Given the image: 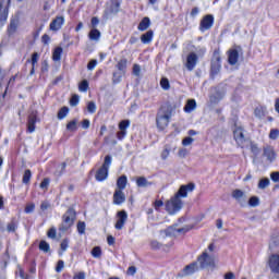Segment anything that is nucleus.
<instances>
[{
  "mask_svg": "<svg viewBox=\"0 0 279 279\" xmlns=\"http://www.w3.org/2000/svg\"><path fill=\"white\" fill-rule=\"evenodd\" d=\"M279 136V130L278 129H271L269 133L270 141H276Z\"/></svg>",
  "mask_w": 279,
  "mask_h": 279,
  "instance_id": "obj_38",
  "label": "nucleus"
},
{
  "mask_svg": "<svg viewBox=\"0 0 279 279\" xmlns=\"http://www.w3.org/2000/svg\"><path fill=\"white\" fill-rule=\"evenodd\" d=\"M92 256H94V258H101V247L96 246L92 250Z\"/></svg>",
  "mask_w": 279,
  "mask_h": 279,
  "instance_id": "obj_36",
  "label": "nucleus"
},
{
  "mask_svg": "<svg viewBox=\"0 0 279 279\" xmlns=\"http://www.w3.org/2000/svg\"><path fill=\"white\" fill-rule=\"evenodd\" d=\"M171 117H173V106L165 105L157 112L156 117V126L158 130L162 131L169 126L171 121Z\"/></svg>",
  "mask_w": 279,
  "mask_h": 279,
  "instance_id": "obj_2",
  "label": "nucleus"
},
{
  "mask_svg": "<svg viewBox=\"0 0 279 279\" xmlns=\"http://www.w3.org/2000/svg\"><path fill=\"white\" fill-rule=\"evenodd\" d=\"M182 232H189V228L177 229L175 227H169L165 231H161V233L166 234V236H178V234Z\"/></svg>",
  "mask_w": 279,
  "mask_h": 279,
  "instance_id": "obj_12",
  "label": "nucleus"
},
{
  "mask_svg": "<svg viewBox=\"0 0 279 279\" xmlns=\"http://www.w3.org/2000/svg\"><path fill=\"white\" fill-rule=\"evenodd\" d=\"M251 150L255 156H258L260 154V149L258 148V145L252 144L251 145Z\"/></svg>",
  "mask_w": 279,
  "mask_h": 279,
  "instance_id": "obj_52",
  "label": "nucleus"
},
{
  "mask_svg": "<svg viewBox=\"0 0 279 279\" xmlns=\"http://www.w3.org/2000/svg\"><path fill=\"white\" fill-rule=\"evenodd\" d=\"M87 110L90 112V114H95V112H97V105H95L93 101L88 102Z\"/></svg>",
  "mask_w": 279,
  "mask_h": 279,
  "instance_id": "obj_40",
  "label": "nucleus"
},
{
  "mask_svg": "<svg viewBox=\"0 0 279 279\" xmlns=\"http://www.w3.org/2000/svg\"><path fill=\"white\" fill-rule=\"evenodd\" d=\"M64 269V260H59L56 267V271L60 274Z\"/></svg>",
  "mask_w": 279,
  "mask_h": 279,
  "instance_id": "obj_53",
  "label": "nucleus"
},
{
  "mask_svg": "<svg viewBox=\"0 0 279 279\" xmlns=\"http://www.w3.org/2000/svg\"><path fill=\"white\" fill-rule=\"evenodd\" d=\"M117 69L119 72L125 74V69H128V60L122 59L118 62Z\"/></svg>",
  "mask_w": 279,
  "mask_h": 279,
  "instance_id": "obj_29",
  "label": "nucleus"
},
{
  "mask_svg": "<svg viewBox=\"0 0 279 279\" xmlns=\"http://www.w3.org/2000/svg\"><path fill=\"white\" fill-rule=\"evenodd\" d=\"M133 74L136 75V77L141 76V65L138 64L133 65Z\"/></svg>",
  "mask_w": 279,
  "mask_h": 279,
  "instance_id": "obj_51",
  "label": "nucleus"
},
{
  "mask_svg": "<svg viewBox=\"0 0 279 279\" xmlns=\"http://www.w3.org/2000/svg\"><path fill=\"white\" fill-rule=\"evenodd\" d=\"M49 208H51V204H49V202L45 201L41 203L40 210H49Z\"/></svg>",
  "mask_w": 279,
  "mask_h": 279,
  "instance_id": "obj_57",
  "label": "nucleus"
},
{
  "mask_svg": "<svg viewBox=\"0 0 279 279\" xmlns=\"http://www.w3.org/2000/svg\"><path fill=\"white\" fill-rule=\"evenodd\" d=\"M269 267L274 274H279V255L274 254L270 256Z\"/></svg>",
  "mask_w": 279,
  "mask_h": 279,
  "instance_id": "obj_16",
  "label": "nucleus"
},
{
  "mask_svg": "<svg viewBox=\"0 0 279 279\" xmlns=\"http://www.w3.org/2000/svg\"><path fill=\"white\" fill-rule=\"evenodd\" d=\"M124 75L125 74L121 72H113V77H112L113 84H119Z\"/></svg>",
  "mask_w": 279,
  "mask_h": 279,
  "instance_id": "obj_30",
  "label": "nucleus"
},
{
  "mask_svg": "<svg viewBox=\"0 0 279 279\" xmlns=\"http://www.w3.org/2000/svg\"><path fill=\"white\" fill-rule=\"evenodd\" d=\"M128 128H130V120H123L119 123L120 131L126 132Z\"/></svg>",
  "mask_w": 279,
  "mask_h": 279,
  "instance_id": "obj_33",
  "label": "nucleus"
},
{
  "mask_svg": "<svg viewBox=\"0 0 279 279\" xmlns=\"http://www.w3.org/2000/svg\"><path fill=\"white\" fill-rule=\"evenodd\" d=\"M62 58V47H57L54 50H53V53H52V60L54 62H60Z\"/></svg>",
  "mask_w": 279,
  "mask_h": 279,
  "instance_id": "obj_28",
  "label": "nucleus"
},
{
  "mask_svg": "<svg viewBox=\"0 0 279 279\" xmlns=\"http://www.w3.org/2000/svg\"><path fill=\"white\" fill-rule=\"evenodd\" d=\"M192 191H195L194 183L181 185L178 193L166 204V210L169 213V215H175V213L182 209V199H180V197H186V195L192 193Z\"/></svg>",
  "mask_w": 279,
  "mask_h": 279,
  "instance_id": "obj_1",
  "label": "nucleus"
},
{
  "mask_svg": "<svg viewBox=\"0 0 279 279\" xmlns=\"http://www.w3.org/2000/svg\"><path fill=\"white\" fill-rule=\"evenodd\" d=\"M233 136H234L235 142L238 143V145L243 147V145L245 143V134H243V129H241V128L235 129L233 131Z\"/></svg>",
  "mask_w": 279,
  "mask_h": 279,
  "instance_id": "obj_15",
  "label": "nucleus"
},
{
  "mask_svg": "<svg viewBox=\"0 0 279 279\" xmlns=\"http://www.w3.org/2000/svg\"><path fill=\"white\" fill-rule=\"evenodd\" d=\"M73 279H86V272L81 271L74 275Z\"/></svg>",
  "mask_w": 279,
  "mask_h": 279,
  "instance_id": "obj_60",
  "label": "nucleus"
},
{
  "mask_svg": "<svg viewBox=\"0 0 279 279\" xmlns=\"http://www.w3.org/2000/svg\"><path fill=\"white\" fill-rule=\"evenodd\" d=\"M128 186V177L125 174L121 175L117 180V187L116 190L124 191V189Z\"/></svg>",
  "mask_w": 279,
  "mask_h": 279,
  "instance_id": "obj_21",
  "label": "nucleus"
},
{
  "mask_svg": "<svg viewBox=\"0 0 279 279\" xmlns=\"http://www.w3.org/2000/svg\"><path fill=\"white\" fill-rule=\"evenodd\" d=\"M110 165H112V156L107 155L102 166L96 172L95 178L97 182H104L105 180H108V170L110 169Z\"/></svg>",
  "mask_w": 279,
  "mask_h": 279,
  "instance_id": "obj_4",
  "label": "nucleus"
},
{
  "mask_svg": "<svg viewBox=\"0 0 279 279\" xmlns=\"http://www.w3.org/2000/svg\"><path fill=\"white\" fill-rule=\"evenodd\" d=\"M215 17L213 15H205L199 24L201 32H206L213 27Z\"/></svg>",
  "mask_w": 279,
  "mask_h": 279,
  "instance_id": "obj_10",
  "label": "nucleus"
},
{
  "mask_svg": "<svg viewBox=\"0 0 279 279\" xmlns=\"http://www.w3.org/2000/svg\"><path fill=\"white\" fill-rule=\"evenodd\" d=\"M160 86H161V88H163V90H169V80L161 78Z\"/></svg>",
  "mask_w": 279,
  "mask_h": 279,
  "instance_id": "obj_46",
  "label": "nucleus"
},
{
  "mask_svg": "<svg viewBox=\"0 0 279 279\" xmlns=\"http://www.w3.org/2000/svg\"><path fill=\"white\" fill-rule=\"evenodd\" d=\"M62 219L63 222L60 226L59 230H61V232H66V230H69V228H71V226H73L75 221V209L69 208L63 215Z\"/></svg>",
  "mask_w": 279,
  "mask_h": 279,
  "instance_id": "obj_5",
  "label": "nucleus"
},
{
  "mask_svg": "<svg viewBox=\"0 0 279 279\" xmlns=\"http://www.w3.org/2000/svg\"><path fill=\"white\" fill-rule=\"evenodd\" d=\"M263 156H264V158H266V160L268 162H274V160H276V158H278V155L276 154V150L270 145L264 146Z\"/></svg>",
  "mask_w": 279,
  "mask_h": 279,
  "instance_id": "obj_8",
  "label": "nucleus"
},
{
  "mask_svg": "<svg viewBox=\"0 0 279 279\" xmlns=\"http://www.w3.org/2000/svg\"><path fill=\"white\" fill-rule=\"evenodd\" d=\"M195 271H199V266L197 265V262L192 263L184 268L185 276H191L192 274H195Z\"/></svg>",
  "mask_w": 279,
  "mask_h": 279,
  "instance_id": "obj_20",
  "label": "nucleus"
},
{
  "mask_svg": "<svg viewBox=\"0 0 279 279\" xmlns=\"http://www.w3.org/2000/svg\"><path fill=\"white\" fill-rule=\"evenodd\" d=\"M169 154H171V150L166 147L162 151H161V159L162 160H167V158H169Z\"/></svg>",
  "mask_w": 279,
  "mask_h": 279,
  "instance_id": "obj_48",
  "label": "nucleus"
},
{
  "mask_svg": "<svg viewBox=\"0 0 279 279\" xmlns=\"http://www.w3.org/2000/svg\"><path fill=\"white\" fill-rule=\"evenodd\" d=\"M66 114H69V108L68 107H63L58 112V119L62 120V119H64L66 117Z\"/></svg>",
  "mask_w": 279,
  "mask_h": 279,
  "instance_id": "obj_34",
  "label": "nucleus"
},
{
  "mask_svg": "<svg viewBox=\"0 0 279 279\" xmlns=\"http://www.w3.org/2000/svg\"><path fill=\"white\" fill-rule=\"evenodd\" d=\"M47 234L49 239H56V234H57L56 228L53 227L50 228Z\"/></svg>",
  "mask_w": 279,
  "mask_h": 279,
  "instance_id": "obj_56",
  "label": "nucleus"
},
{
  "mask_svg": "<svg viewBox=\"0 0 279 279\" xmlns=\"http://www.w3.org/2000/svg\"><path fill=\"white\" fill-rule=\"evenodd\" d=\"M258 204H260V201L256 196H252L248 199V205H251L253 208H256V206H258Z\"/></svg>",
  "mask_w": 279,
  "mask_h": 279,
  "instance_id": "obj_37",
  "label": "nucleus"
},
{
  "mask_svg": "<svg viewBox=\"0 0 279 279\" xmlns=\"http://www.w3.org/2000/svg\"><path fill=\"white\" fill-rule=\"evenodd\" d=\"M78 90L81 93H86V90H88V81L84 80L83 82H81L78 85Z\"/></svg>",
  "mask_w": 279,
  "mask_h": 279,
  "instance_id": "obj_35",
  "label": "nucleus"
},
{
  "mask_svg": "<svg viewBox=\"0 0 279 279\" xmlns=\"http://www.w3.org/2000/svg\"><path fill=\"white\" fill-rule=\"evenodd\" d=\"M136 185L140 189H147V186H151V182H149L145 177H140L136 180Z\"/></svg>",
  "mask_w": 279,
  "mask_h": 279,
  "instance_id": "obj_25",
  "label": "nucleus"
},
{
  "mask_svg": "<svg viewBox=\"0 0 279 279\" xmlns=\"http://www.w3.org/2000/svg\"><path fill=\"white\" fill-rule=\"evenodd\" d=\"M124 202L125 193H123V190H116L113 193V204H116V206H121Z\"/></svg>",
  "mask_w": 279,
  "mask_h": 279,
  "instance_id": "obj_13",
  "label": "nucleus"
},
{
  "mask_svg": "<svg viewBox=\"0 0 279 279\" xmlns=\"http://www.w3.org/2000/svg\"><path fill=\"white\" fill-rule=\"evenodd\" d=\"M276 247H279V239L278 238L271 239V241L269 243V250H276Z\"/></svg>",
  "mask_w": 279,
  "mask_h": 279,
  "instance_id": "obj_41",
  "label": "nucleus"
},
{
  "mask_svg": "<svg viewBox=\"0 0 279 279\" xmlns=\"http://www.w3.org/2000/svg\"><path fill=\"white\" fill-rule=\"evenodd\" d=\"M197 262L201 269H209L210 271H215V255L208 253V251H204L203 254L198 256Z\"/></svg>",
  "mask_w": 279,
  "mask_h": 279,
  "instance_id": "obj_3",
  "label": "nucleus"
},
{
  "mask_svg": "<svg viewBox=\"0 0 279 279\" xmlns=\"http://www.w3.org/2000/svg\"><path fill=\"white\" fill-rule=\"evenodd\" d=\"M95 66H97V60L93 59L92 61L88 62L87 69H88V71H94Z\"/></svg>",
  "mask_w": 279,
  "mask_h": 279,
  "instance_id": "obj_49",
  "label": "nucleus"
},
{
  "mask_svg": "<svg viewBox=\"0 0 279 279\" xmlns=\"http://www.w3.org/2000/svg\"><path fill=\"white\" fill-rule=\"evenodd\" d=\"M40 189H49V179H44L40 183Z\"/></svg>",
  "mask_w": 279,
  "mask_h": 279,
  "instance_id": "obj_63",
  "label": "nucleus"
},
{
  "mask_svg": "<svg viewBox=\"0 0 279 279\" xmlns=\"http://www.w3.org/2000/svg\"><path fill=\"white\" fill-rule=\"evenodd\" d=\"M198 61L199 58L197 57V54L195 52H190L185 61V68L187 69V71H194L197 66Z\"/></svg>",
  "mask_w": 279,
  "mask_h": 279,
  "instance_id": "obj_6",
  "label": "nucleus"
},
{
  "mask_svg": "<svg viewBox=\"0 0 279 279\" xmlns=\"http://www.w3.org/2000/svg\"><path fill=\"white\" fill-rule=\"evenodd\" d=\"M35 208H36V205L34 203H31V204L26 205L24 213L29 215V214L34 213Z\"/></svg>",
  "mask_w": 279,
  "mask_h": 279,
  "instance_id": "obj_44",
  "label": "nucleus"
},
{
  "mask_svg": "<svg viewBox=\"0 0 279 279\" xmlns=\"http://www.w3.org/2000/svg\"><path fill=\"white\" fill-rule=\"evenodd\" d=\"M228 62L231 66H234L239 62V51L236 49H230L228 51Z\"/></svg>",
  "mask_w": 279,
  "mask_h": 279,
  "instance_id": "obj_17",
  "label": "nucleus"
},
{
  "mask_svg": "<svg viewBox=\"0 0 279 279\" xmlns=\"http://www.w3.org/2000/svg\"><path fill=\"white\" fill-rule=\"evenodd\" d=\"M39 250H41V252H49L50 250L49 243H47L46 241H41L39 243Z\"/></svg>",
  "mask_w": 279,
  "mask_h": 279,
  "instance_id": "obj_43",
  "label": "nucleus"
},
{
  "mask_svg": "<svg viewBox=\"0 0 279 279\" xmlns=\"http://www.w3.org/2000/svg\"><path fill=\"white\" fill-rule=\"evenodd\" d=\"M197 14H199V8L195 7L192 9L191 13H190V16L192 19H195V16H197Z\"/></svg>",
  "mask_w": 279,
  "mask_h": 279,
  "instance_id": "obj_58",
  "label": "nucleus"
},
{
  "mask_svg": "<svg viewBox=\"0 0 279 279\" xmlns=\"http://www.w3.org/2000/svg\"><path fill=\"white\" fill-rule=\"evenodd\" d=\"M186 154H189V151L185 148H181L179 150V157L180 158H186Z\"/></svg>",
  "mask_w": 279,
  "mask_h": 279,
  "instance_id": "obj_64",
  "label": "nucleus"
},
{
  "mask_svg": "<svg viewBox=\"0 0 279 279\" xmlns=\"http://www.w3.org/2000/svg\"><path fill=\"white\" fill-rule=\"evenodd\" d=\"M38 58H39L38 52L33 53L31 59L32 66H36V64H38Z\"/></svg>",
  "mask_w": 279,
  "mask_h": 279,
  "instance_id": "obj_50",
  "label": "nucleus"
},
{
  "mask_svg": "<svg viewBox=\"0 0 279 279\" xmlns=\"http://www.w3.org/2000/svg\"><path fill=\"white\" fill-rule=\"evenodd\" d=\"M193 137H185L183 141H182V145L184 147H189V145H191L193 143Z\"/></svg>",
  "mask_w": 279,
  "mask_h": 279,
  "instance_id": "obj_54",
  "label": "nucleus"
},
{
  "mask_svg": "<svg viewBox=\"0 0 279 279\" xmlns=\"http://www.w3.org/2000/svg\"><path fill=\"white\" fill-rule=\"evenodd\" d=\"M270 179L272 180V182H279V172H272L270 174Z\"/></svg>",
  "mask_w": 279,
  "mask_h": 279,
  "instance_id": "obj_62",
  "label": "nucleus"
},
{
  "mask_svg": "<svg viewBox=\"0 0 279 279\" xmlns=\"http://www.w3.org/2000/svg\"><path fill=\"white\" fill-rule=\"evenodd\" d=\"M36 112H32L28 116V122H27V126H28V132L32 134L33 132H36Z\"/></svg>",
  "mask_w": 279,
  "mask_h": 279,
  "instance_id": "obj_18",
  "label": "nucleus"
},
{
  "mask_svg": "<svg viewBox=\"0 0 279 279\" xmlns=\"http://www.w3.org/2000/svg\"><path fill=\"white\" fill-rule=\"evenodd\" d=\"M29 180H32V170H25L23 174V184H29Z\"/></svg>",
  "mask_w": 279,
  "mask_h": 279,
  "instance_id": "obj_31",
  "label": "nucleus"
},
{
  "mask_svg": "<svg viewBox=\"0 0 279 279\" xmlns=\"http://www.w3.org/2000/svg\"><path fill=\"white\" fill-rule=\"evenodd\" d=\"M88 36H89V40H95L97 43L101 38V32H99V29L97 28H93L89 32Z\"/></svg>",
  "mask_w": 279,
  "mask_h": 279,
  "instance_id": "obj_27",
  "label": "nucleus"
},
{
  "mask_svg": "<svg viewBox=\"0 0 279 279\" xmlns=\"http://www.w3.org/2000/svg\"><path fill=\"white\" fill-rule=\"evenodd\" d=\"M80 104V96L77 94H74L70 100V106H77Z\"/></svg>",
  "mask_w": 279,
  "mask_h": 279,
  "instance_id": "obj_42",
  "label": "nucleus"
},
{
  "mask_svg": "<svg viewBox=\"0 0 279 279\" xmlns=\"http://www.w3.org/2000/svg\"><path fill=\"white\" fill-rule=\"evenodd\" d=\"M195 108H197V102L195 99H189L184 107V112L191 113L193 110H195Z\"/></svg>",
  "mask_w": 279,
  "mask_h": 279,
  "instance_id": "obj_26",
  "label": "nucleus"
},
{
  "mask_svg": "<svg viewBox=\"0 0 279 279\" xmlns=\"http://www.w3.org/2000/svg\"><path fill=\"white\" fill-rule=\"evenodd\" d=\"M60 247L62 252H66V250H69V240H63L60 244Z\"/></svg>",
  "mask_w": 279,
  "mask_h": 279,
  "instance_id": "obj_55",
  "label": "nucleus"
},
{
  "mask_svg": "<svg viewBox=\"0 0 279 279\" xmlns=\"http://www.w3.org/2000/svg\"><path fill=\"white\" fill-rule=\"evenodd\" d=\"M125 134H128V131H119V132L117 133V138H118L119 141H123V138H125Z\"/></svg>",
  "mask_w": 279,
  "mask_h": 279,
  "instance_id": "obj_59",
  "label": "nucleus"
},
{
  "mask_svg": "<svg viewBox=\"0 0 279 279\" xmlns=\"http://www.w3.org/2000/svg\"><path fill=\"white\" fill-rule=\"evenodd\" d=\"M17 27H19V17H13L8 28L9 35L12 36V34L16 32Z\"/></svg>",
  "mask_w": 279,
  "mask_h": 279,
  "instance_id": "obj_24",
  "label": "nucleus"
},
{
  "mask_svg": "<svg viewBox=\"0 0 279 279\" xmlns=\"http://www.w3.org/2000/svg\"><path fill=\"white\" fill-rule=\"evenodd\" d=\"M215 61H211V73H214V75H217V73H219V71H221V63H220V58H219V53L215 52Z\"/></svg>",
  "mask_w": 279,
  "mask_h": 279,
  "instance_id": "obj_19",
  "label": "nucleus"
},
{
  "mask_svg": "<svg viewBox=\"0 0 279 279\" xmlns=\"http://www.w3.org/2000/svg\"><path fill=\"white\" fill-rule=\"evenodd\" d=\"M232 197L239 202L240 206H247V195L242 190H234Z\"/></svg>",
  "mask_w": 279,
  "mask_h": 279,
  "instance_id": "obj_11",
  "label": "nucleus"
},
{
  "mask_svg": "<svg viewBox=\"0 0 279 279\" xmlns=\"http://www.w3.org/2000/svg\"><path fill=\"white\" fill-rule=\"evenodd\" d=\"M143 45H149L154 40V31H147L141 36Z\"/></svg>",
  "mask_w": 279,
  "mask_h": 279,
  "instance_id": "obj_22",
  "label": "nucleus"
},
{
  "mask_svg": "<svg viewBox=\"0 0 279 279\" xmlns=\"http://www.w3.org/2000/svg\"><path fill=\"white\" fill-rule=\"evenodd\" d=\"M150 247L153 250H160V247H162V244L160 242L156 241V240H153L150 242Z\"/></svg>",
  "mask_w": 279,
  "mask_h": 279,
  "instance_id": "obj_47",
  "label": "nucleus"
},
{
  "mask_svg": "<svg viewBox=\"0 0 279 279\" xmlns=\"http://www.w3.org/2000/svg\"><path fill=\"white\" fill-rule=\"evenodd\" d=\"M128 222V211L121 210L117 214V222L114 225L116 230H123V227Z\"/></svg>",
  "mask_w": 279,
  "mask_h": 279,
  "instance_id": "obj_7",
  "label": "nucleus"
},
{
  "mask_svg": "<svg viewBox=\"0 0 279 279\" xmlns=\"http://www.w3.org/2000/svg\"><path fill=\"white\" fill-rule=\"evenodd\" d=\"M269 186V179H262L258 183V189L265 190Z\"/></svg>",
  "mask_w": 279,
  "mask_h": 279,
  "instance_id": "obj_39",
  "label": "nucleus"
},
{
  "mask_svg": "<svg viewBox=\"0 0 279 279\" xmlns=\"http://www.w3.org/2000/svg\"><path fill=\"white\" fill-rule=\"evenodd\" d=\"M63 25H64V16H57L50 23V29H51V32H58L59 29H62Z\"/></svg>",
  "mask_w": 279,
  "mask_h": 279,
  "instance_id": "obj_14",
  "label": "nucleus"
},
{
  "mask_svg": "<svg viewBox=\"0 0 279 279\" xmlns=\"http://www.w3.org/2000/svg\"><path fill=\"white\" fill-rule=\"evenodd\" d=\"M77 231H78V234H84V232H86V223L85 222H78L77 223Z\"/></svg>",
  "mask_w": 279,
  "mask_h": 279,
  "instance_id": "obj_45",
  "label": "nucleus"
},
{
  "mask_svg": "<svg viewBox=\"0 0 279 279\" xmlns=\"http://www.w3.org/2000/svg\"><path fill=\"white\" fill-rule=\"evenodd\" d=\"M66 130H69V132H75V130H77V120H72L66 124Z\"/></svg>",
  "mask_w": 279,
  "mask_h": 279,
  "instance_id": "obj_32",
  "label": "nucleus"
},
{
  "mask_svg": "<svg viewBox=\"0 0 279 279\" xmlns=\"http://www.w3.org/2000/svg\"><path fill=\"white\" fill-rule=\"evenodd\" d=\"M119 10H121V2L120 1H113L111 5L105 10V17L111 19L114 16V14H119Z\"/></svg>",
  "mask_w": 279,
  "mask_h": 279,
  "instance_id": "obj_9",
  "label": "nucleus"
},
{
  "mask_svg": "<svg viewBox=\"0 0 279 279\" xmlns=\"http://www.w3.org/2000/svg\"><path fill=\"white\" fill-rule=\"evenodd\" d=\"M150 25H151V20H149V17H144V19L140 22V24H138V26H137V29H138L140 32H146V29H149Z\"/></svg>",
  "mask_w": 279,
  "mask_h": 279,
  "instance_id": "obj_23",
  "label": "nucleus"
},
{
  "mask_svg": "<svg viewBox=\"0 0 279 279\" xmlns=\"http://www.w3.org/2000/svg\"><path fill=\"white\" fill-rule=\"evenodd\" d=\"M7 230H8V232H15L16 225L14 222L9 223L7 227Z\"/></svg>",
  "mask_w": 279,
  "mask_h": 279,
  "instance_id": "obj_61",
  "label": "nucleus"
}]
</instances>
